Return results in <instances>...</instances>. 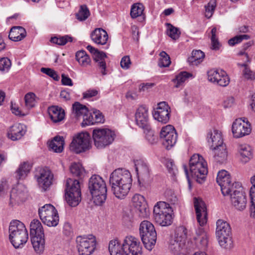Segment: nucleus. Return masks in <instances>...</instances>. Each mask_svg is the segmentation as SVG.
Returning <instances> with one entry per match:
<instances>
[{
  "label": "nucleus",
  "mask_w": 255,
  "mask_h": 255,
  "mask_svg": "<svg viewBox=\"0 0 255 255\" xmlns=\"http://www.w3.org/2000/svg\"><path fill=\"white\" fill-rule=\"evenodd\" d=\"M115 137L114 132L109 129L96 128L93 130L94 144L99 149L104 148L112 143Z\"/></svg>",
  "instance_id": "9"
},
{
  "label": "nucleus",
  "mask_w": 255,
  "mask_h": 255,
  "mask_svg": "<svg viewBox=\"0 0 255 255\" xmlns=\"http://www.w3.org/2000/svg\"><path fill=\"white\" fill-rule=\"evenodd\" d=\"M9 188V185L5 180H2L0 182V195L3 196L7 192Z\"/></svg>",
  "instance_id": "62"
},
{
  "label": "nucleus",
  "mask_w": 255,
  "mask_h": 255,
  "mask_svg": "<svg viewBox=\"0 0 255 255\" xmlns=\"http://www.w3.org/2000/svg\"><path fill=\"white\" fill-rule=\"evenodd\" d=\"M131 63L128 56H124L121 61V66L123 69H128L130 67Z\"/></svg>",
  "instance_id": "60"
},
{
  "label": "nucleus",
  "mask_w": 255,
  "mask_h": 255,
  "mask_svg": "<svg viewBox=\"0 0 255 255\" xmlns=\"http://www.w3.org/2000/svg\"><path fill=\"white\" fill-rule=\"evenodd\" d=\"M170 108L166 102H160L158 104L156 110L153 114L154 118L159 122L167 123L170 118Z\"/></svg>",
  "instance_id": "21"
},
{
  "label": "nucleus",
  "mask_w": 255,
  "mask_h": 255,
  "mask_svg": "<svg viewBox=\"0 0 255 255\" xmlns=\"http://www.w3.org/2000/svg\"><path fill=\"white\" fill-rule=\"evenodd\" d=\"M186 177L189 182L190 175L195 179L197 182L201 184L205 180L208 173L207 163L204 158L198 154H194L189 161L190 173L186 165H183Z\"/></svg>",
  "instance_id": "2"
},
{
  "label": "nucleus",
  "mask_w": 255,
  "mask_h": 255,
  "mask_svg": "<svg viewBox=\"0 0 255 255\" xmlns=\"http://www.w3.org/2000/svg\"><path fill=\"white\" fill-rule=\"evenodd\" d=\"M88 188L97 205L105 203L107 197V189L105 181L99 175H93L89 179Z\"/></svg>",
  "instance_id": "3"
},
{
  "label": "nucleus",
  "mask_w": 255,
  "mask_h": 255,
  "mask_svg": "<svg viewBox=\"0 0 255 255\" xmlns=\"http://www.w3.org/2000/svg\"><path fill=\"white\" fill-rule=\"evenodd\" d=\"M87 49L90 53L93 54V59L97 64V66L101 71L102 75H106V63L105 58H106L107 56L106 53L98 50V49L95 48L91 45H88Z\"/></svg>",
  "instance_id": "20"
},
{
  "label": "nucleus",
  "mask_w": 255,
  "mask_h": 255,
  "mask_svg": "<svg viewBox=\"0 0 255 255\" xmlns=\"http://www.w3.org/2000/svg\"><path fill=\"white\" fill-rule=\"evenodd\" d=\"M64 140L62 136H56L52 140L49 144V148L54 152L60 153L63 150Z\"/></svg>",
  "instance_id": "37"
},
{
  "label": "nucleus",
  "mask_w": 255,
  "mask_h": 255,
  "mask_svg": "<svg viewBox=\"0 0 255 255\" xmlns=\"http://www.w3.org/2000/svg\"><path fill=\"white\" fill-rule=\"evenodd\" d=\"M238 153L242 162L246 163L253 157L252 149L247 144H239L238 147Z\"/></svg>",
  "instance_id": "29"
},
{
  "label": "nucleus",
  "mask_w": 255,
  "mask_h": 255,
  "mask_svg": "<svg viewBox=\"0 0 255 255\" xmlns=\"http://www.w3.org/2000/svg\"><path fill=\"white\" fill-rule=\"evenodd\" d=\"M27 196V191L25 186L18 184L11 190L10 194L9 205L13 206L18 205L25 201Z\"/></svg>",
  "instance_id": "17"
},
{
  "label": "nucleus",
  "mask_w": 255,
  "mask_h": 255,
  "mask_svg": "<svg viewBox=\"0 0 255 255\" xmlns=\"http://www.w3.org/2000/svg\"><path fill=\"white\" fill-rule=\"evenodd\" d=\"M71 174L81 180L85 175V171L82 165L79 163H73L70 167Z\"/></svg>",
  "instance_id": "38"
},
{
  "label": "nucleus",
  "mask_w": 255,
  "mask_h": 255,
  "mask_svg": "<svg viewBox=\"0 0 255 255\" xmlns=\"http://www.w3.org/2000/svg\"><path fill=\"white\" fill-rule=\"evenodd\" d=\"M160 137L162 140L163 146L167 149H169L176 143L177 134L174 128L169 125L162 128L160 132Z\"/></svg>",
  "instance_id": "14"
},
{
  "label": "nucleus",
  "mask_w": 255,
  "mask_h": 255,
  "mask_svg": "<svg viewBox=\"0 0 255 255\" xmlns=\"http://www.w3.org/2000/svg\"><path fill=\"white\" fill-rule=\"evenodd\" d=\"M166 25L167 26V34L174 40L177 39L181 33L179 28L174 27L169 23H166Z\"/></svg>",
  "instance_id": "45"
},
{
  "label": "nucleus",
  "mask_w": 255,
  "mask_h": 255,
  "mask_svg": "<svg viewBox=\"0 0 255 255\" xmlns=\"http://www.w3.org/2000/svg\"><path fill=\"white\" fill-rule=\"evenodd\" d=\"M9 233V240L16 249L22 247L27 241L28 235L26 229L24 224L18 220L10 222Z\"/></svg>",
  "instance_id": "4"
},
{
  "label": "nucleus",
  "mask_w": 255,
  "mask_h": 255,
  "mask_svg": "<svg viewBox=\"0 0 255 255\" xmlns=\"http://www.w3.org/2000/svg\"><path fill=\"white\" fill-rule=\"evenodd\" d=\"M48 112L51 120L54 123H58L62 121L65 117L64 110L58 106H53L49 107Z\"/></svg>",
  "instance_id": "30"
},
{
  "label": "nucleus",
  "mask_w": 255,
  "mask_h": 255,
  "mask_svg": "<svg viewBox=\"0 0 255 255\" xmlns=\"http://www.w3.org/2000/svg\"><path fill=\"white\" fill-rule=\"evenodd\" d=\"M31 242L33 248L37 253L43 252L45 246L44 235L31 236Z\"/></svg>",
  "instance_id": "34"
},
{
  "label": "nucleus",
  "mask_w": 255,
  "mask_h": 255,
  "mask_svg": "<svg viewBox=\"0 0 255 255\" xmlns=\"http://www.w3.org/2000/svg\"><path fill=\"white\" fill-rule=\"evenodd\" d=\"M215 151V160L220 163L225 162L227 159L228 153L225 144L213 148Z\"/></svg>",
  "instance_id": "35"
},
{
  "label": "nucleus",
  "mask_w": 255,
  "mask_h": 255,
  "mask_svg": "<svg viewBox=\"0 0 255 255\" xmlns=\"http://www.w3.org/2000/svg\"><path fill=\"white\" fill-rule=\"evenodd\" d=\"M242 66L245 67L243 74L246 78L248 79H254L255 78V75L254 73L247 67L246 64H243L242 65Z\"/></svg>",
  "instance_id": "61"
},
{
  "label": "nucleus",
  "mask_w": 255,
  "mask_h": 255,
  "mask_svg": "<svg viewBox=\"0 0 255 255\" xmlns=\"http://www.w3.org/2000/svg\"><path fill=\"white\" fill-rule=\"evenodd\" d=\"M252 186L250 189V197L252 203V207L250 208L251 216L255 218V175L251 179Z\"/></svg>",
  "instance_id": "43"
},
{
  "label": "nucleus",
  "mask_w": 255,
  "mask_h": 255,
  "mask_svg": "<svg viewBox=\"0 0 255 255\" xmlns=\"http://www.w3.org/2000/svg\"><path fill=\"white\" fill-rule=\"evenodd\" d=\"M251 38V36L248 34H240L235 36L228 41V44L230 46H234L236 44L241 43L244 40H248Z\"/></svg>",
  "instance_id": "52"
},
{
  "label": "nucleus",
  "mask_w": 255,
  "mask_h": 255,
  "mask_svg": "<svg viewBox=\"0 0 255 255\" xmlns=\"http://www.w3.org/2000/svg\"><path fill=\"white\" fill-rule=\"evenodd\" d=\"M73 111L75 117L77 119L81 117L83 118L86 113H88L87 107L81 104L79 102H76L73 104Z\"/></svg>",
  "instance_id": "40"
},
{
  "label": "nucleus",
  "mask_w": 255,
  "mask_h": 255,
  "mask_svg": "<svg viewBox=\"0 0 255 255\" xmlns=\"http://www.w3.org/2000/svg\"><path fill=\"white\" fill-rule=\"evenodd\" d=\"M38 213L42 222L49 227L57 226L59 216L55 208L51 204H46L38 210Z\"/></svg>",
  "instance_id": "10"
},
{
  "label": "nucleus",
  "mask_w": 255,
  "mask_h": 255,
  "mask_svg": "<svg viewBox=\"0 0 255 255\" xmlns=\"http://www.w3.org/2000/svg\"><path fill=\"white\" fill-rule=\"evenodd\" d=\"M124 255H142V248L138 240L133 236H127L123 242Z\"/></svg>",
  "instance_id": "16"
},
{
  "label": "nucleus",
  "mask_w": 255,
  "mask_h": 255,
  "mask_svg": "<svg viewBox=\"0 0 255 255\" xmlns=\"http://www.w3.org/2000/svg\"><path fill=\"white\" fill-rule=\"evenodd\" d=\"M31 165L28 162H23L15 171V178L17 180L24 179L31 169Z\"/></svg>",
  "instance_id": "33"
},
{
  "label": "nucleus",
  "mask_w": 255,
  "mask_h": 255,
  "mask_svg": "<svg viewBox=\"0 0 255 255\" xmlns=\"http://www.w3.org/2000/svg\"><path fill=\"white\" fill-rule=\"evenodd\" d=\"M207 140L213 148L224 145L221 132L217 129L209 131L207 134Z\"/></svg>",
  "instance_id": "26"
},
{
  "label": "nucleus",
  "mask_w": 255,
  "mask_h": 255,
  "mask_svg": "<svg viewBox=\"0 0 255 255\" xmlns=\"http://www.w3.org/2000/svg\"><path fill=\"white\" fill-rule=\"evenodd\" d=\"M76 242L79 255H91L96 248V239L93 235L79 237Z\"/></svg>",
  "instance_id": "13"
},
{
  "label": "nucleus",
  "mask_w": 255,
  "mask_h": 255,
  "mask_svg": "<svg viewBox=\"0 0 255 255\" xmlns=\"http://www.w3.org/2000/svg\"><path fill=\"white\" fill-rule=\"evenodd\" d=\"M216 6V0H210L208 4L205 6L206 17L209 18L212 16Z\"/></svg>",
  "instance_id": "53"
},
{
  "label": "nucleus",
  "mask_w": 255,
  "mask_h": 255,
  "mask_svg": "<svg viewBox=\"0 0 255 255\" xmlns=\"http://www.w3.org/2000/svg\"><path fill=\"white\" fill-rule=\"evenodd\" d=\"M135 168L138 175L147 178L149 170L147 164L143 160H136L135 161Z\"/></svg>",
  "instance_id": "36"
},
{
  "label": "nucleus",
  "mask_w": 255,
  "mask_h": 255,
  "mask_svg": "<svg viewBox=\"0 0 255 255\" xmlns=\"http://www.w3.org/2000/svg\"><path fill=\"white\" fill-rule=\"evenodd\" d=\"M91 38L96 44L105 45L107 42L108 35L106 30L102 28H98L92 31Z\"/></svg>",
  "instance_id": "27"
},
{
  "label": "nucleus",
  "mask_w": 255,
  "mask_h": 255,
  "mask_svg": "<svg viewBox=\"0 0 255 255\" xmlns=\"http://www.w3.org/2000/svg\"><path fill=\"white\" fill-rule=\"evenodd\" d=\"M159 55L160 58L158 62L159 66L160 67H168L171 63L169 56L163 51L160 53Z\"/></svg>",
  "instance_id": "51"
},
{
  "label": "nucleus",
  "mask_w": 255,
  "mask_h": 255,
  "mask_svg": "<svg viewBox=\"0 0 255 255\" xmlns=\"http://www.w3.org/2000/svg\"><path fill=\"white\" fill-rule=\"evenodd\" d=\"M167 202L170 204L174 205L178 202V198L174 191L171 190H167L165 193Z\"/></svg>",
  "instance_id": "56"
},
{
  "label": "nucleus",
  "mask_w": 255,
  "mask_h": 255,
  "mask_svg": "<svg viewBox=\"0 0 255 255\" xmlns=\"http://www.w3.org/2000/svg\"><path fill=\"white\" fill-rule=\"evenodd\" d=\"M216 180L224 196L228 195L235 189L236 182L232 183L230 174L225 170H222L218 172Z\"/></svg>",
  "instance_id": "15"
},
{
  "label": "nucleus",
  "mask_w": 255,
  "mask_h": 255,
  "mask_svg": "<svg viewBox=\"0 0 255 255\" xmlns=\"http://www.w3.org/2000/svg\"><path fill=\"white\" fill-rule=\"evenodd\" d=\"M188 230L184 226H179L177 228L174 238L180 242L185 244L188 238Z\"/></svg>",
  "instance_id": "44"
},
{
  "label": "nucleus",
  "mask_w": 255,
  "mask_h": 255,
  "mask_svg": "<svg viewBox=\"0 0 255 255\" xmlns=\"http://www.w3.org/2000/svg\"><path fill=\"white\" fill-rule=\"evenodd\" d=\"M232 132L236 138L243 137L249 134L251 131L249 122H246L242 118L236 119L232 125Z\"/></svg>",
  "instance_id": "19"
},
{
  "label": "nucleus",
  "mask_w": 255,
  "mask_h": 255,
  "mask_svg": "<svg viewBox=\"0 0 255 255\" xmlns=\"http://www.w3.org/2000/svg\"><path fill=\"white\" fill-rule=\"evenodd\" d=\"M40 70L41 72L48 75L54 80L56 81L59 80V77L54 70L48 68H42Z\"/></svg>",
  "instance_id": "59"
},
{
  "label": "nucleus",
  "mask_w": 255,
  "mask_h": 255,
  "mask_svg": "<svg viewBox=\"0 0 255 255\" xmlns=\"http://www.w3.org/2000/svg\"><path fill=\"white\" fill-rule=\"evenodd\" d=\"M132 178L130 173L127 170L118 168L110 175V184L115 196L119 199L124 198L131 187Z\"/></svg>",
  "instance_id": "1"
},
{
  "label": "nucleus",
  "mask_w": 255,
  "mask_h": 255,
  "mask_svg": "<svg viewBox=\"0 0 255 255\" xmlns=\"http://www.w3.org/2000/svg\"><path fill=\"white\" fill-rule=\"evenodd\" d=\"M91 147V136L87 132H81L74 137L70 144V149L76 153L84 152Z\"/></svg>",
  "instance_id": "11"
},
{
  "label": "nucleus",
  "mask_w": 255,
  "mask_h": 255,
  "mask_svg": "<svg viewBox=\"0 0 255 255\" xmlns=\"http://www.w3.org/2000/svg\"><path fill=\"white\" fill-rule=\"evenodd\" d=\"M145 133L146 139L149 143L153 144L156 142L157 136L154 135V131L151 129L150 126H148V128H143Z\"/></svg>",
  "instance_id": "55"
},
{
  "label": "nucleus",
  "mask_w": 255,
  "mask_h": 255,
  "mask_svg": "<svg viewBox=\"0 0 255 255\" xmlns=\"http://www.w3.org/2000/svg\"><path fill=\"white\" fill-rule=\"evenodd\" d=\"M204 56V53L201 50H193L192 56L188 58V61L193 65H197L202 62Z\"/></svg>",
  "instance_id": "41"
},
{
  "label": "nucleus",
  "mask_w": 255,
  "mask_h": 255,
  "mask_svg": "<svg viewBox=\"0 0 255 255\" xmlns=\"http://www.w3.org/2000/svg\"><path fill=\"white\" fill-rule=\"evenodd\" d=\"M235 189L228 195L230 196L232 205L238 210H244L247 206V200L245 193L243 191L240 183H236Z\"/></svg>",
  "instance_id": "12"
},
{
  "label": "nucleus",
  "mask_w": 255,
  "mask_h": 255,
  "mask_svg": "<svg viewBox=\"0 0 255 255\" xmlns=\"http://www.w3.org/2000/svg\"><path fill=\"white\" fill-rule=\"evenodd\" d=\"M208 80L222 87H226L230 83V78L227 73L222 70L211 69L208 73Z\"/></svg>",
  "instance_id": "18"
},
{
  "label": "nucleus",
  "mask_w": 255,
  "mask_h": 255,
  "mask_svg": "<svg viewBox=\"0 0 255 255\" xmlns=\"http://www.w3.org/2000/svg\"><path fill=\"white\" fill-rule=\"evenodd\" d=\"M109 250L111 255H124L123 243L122 244L118 239L110 242Z\"/></svg>",
  "instance_id": "32"
},
{
  "label": "nucleus",
  "mask_w": 255,
  "mask_h": 255,
  "mask_svg": "<svg viewBox=\"0 0 255 255\" xmlns=\"http://www.w3.org/2000/svg\"><path fill=\"white\" fill-rule=\"evenodd\" d=\"M185 245V243L180 242L176 238H173L170 240L169 248L173 253L177 254L184 248Z\"/></svg>",
  "instance_id": "42"
},
{
  "label": "nucleus",
  "mask_w": 255,
  "mask_h": 255,
  "mask_svg": "<svg viewBox=\"0 0 255 255\" xmlns=\"http://www.w3.org/2000/svg\"><path fill=\"white\" fill-rule=\"evenodd\" d=\"M65 192V198L67 203L72 207L77 206L81 200L80 180L67 179Z\"/></svg>",
  "instance_id": "7"
},
{
  "label": "nucleus",
  "mask_w": 255,
  "mask_h": 255,
  "mask_svg": "<svg viewBox=\"0 0 255 255\" xmlns=\"http://www.w3.org/2000/svg\"><path fill=\"white\" fill-rule=\"evenodd\" d=\"M192 76L191 74L187 72H181L176 77L175 79L173 80V82L176 84L175 87L178 88L188 78Z\"/></svg>",
  "instance_id": "50"
},
{
  "label": "nucleus",
  "mask_w": 255,
  "mask_h": 255,
  "mask_svg": "<svg viewBox=\"0 0 255 255\" xmlns=\"http://www.w3.org/2000/svg\"><path fill=\"white\" fill-rule=\"evenodd\" d=\"M197 236L194 237V240L196 241H199V247L201 248H205L208 245V240L206 235L204 233L202 229H200L199 233H197Z\"/></svg>",
  "instance_id": "47"
},
{
  "label": "nucleus",
  "mask_w": 255,
  "mask_h": 255,
  "mask_svg": "<svg viewBox=\"0 0 255 255\" xmlns=\"http://www.w3.org/2000/svg\"><path fill=\"white\" fill-rule=\"evenodd\" d=\"M98 91L95 89H89L83 93V98L87 99L96 96Z\"/></svg>",
  "instance_id": "63"
},
{
  "label": "nucleus",
  "mask_w": 255,
  "mask_h": 255,
  "mask_svg": "<svg viewBox=\"0 0 255 255\" xmlns=\"http://www.w3.org/2000/svg\"><path fill=\"white\" fill-rule=\"evenodd\" d=\"M133 206L136 210L138 216L141 218H146L148 216L147 208L144 197L139 194H135L132 198Z\"/></svg>",
  "instance_id": "23"
},
{
  "label": "nucleus",
  "mask_w": 255,
  "mask_h": 255,
  "mask_svg": "<svg viewBox=\"0 0 255 255\" xmlns=\"http://www.w3.org/2000/svg\"><path fill=\"white\" fill-rule=\"evenodd\" d=\"M216 235L219 243L222 248L230 250L233 246L231 237V228L228 223L219 219L216 223Z\"/></svg>",
  "instance_id": "6"
},
{
  "label": "nucleus",
  "mask_w": 255,
  "mask_h": 255,
  "mask_svg": "<svg viewBox=\"0 0 255 255\" xmlns=\"http://www.w3.org/2000/svg\"><path fill=\"white\" fill-rule=\"evenodd\" d=\"M35 95L33 93H28L26 94L24 97L25 106L28 109L32 108L35 106Z\"/></svg>",
  "instance_id": "54"
},
{
  "label": "nucleus",
  "mask_w": 255,
  "mask_h": 255,
  "mask_svg": "<svg viewBox=\"0 0 255 255\" xmlns=\"http://www.w3.org/2000/svg\"><path fill=\"white\" fill-rule=\"evenodd\" d=\"M194 199L197 220L199 225L203 226L206 223L207 220V212L205 204L200 199L194 198Z\"/></svg>",
  "instance_id": "22"
},
{
  "label": "nucleus",
  "mask_w": 255,
  "mask_h": 255,
  "mask_svg": "<svg viewBox=\"0 0 255 255\" xmlns=\"http://www.w3.org/2000/svg\"><path fill=\"white\" fill-rule=\"evenodd\" d=\"M172 208L169 203L163 201L158 202L154 206V219L162 226H169L172 222Z\"/></svg>",
  "instance_id": "5"
},
{
  "label": "nucleus",
  "mask_w": 255,
  "mask_h": 255,
  "mask_svg": "<svg viewBox=\"0 0 255 255\" xmlns=\"http://www.w3.org/2000/svg\"><path fill=\"white\" fill-rule=\"evenodd\" d=\"M139 233L144 247L151 251L155 245L157 234L153 224L149 221H142L139 227Z\"/></svg>",
  "instance_id": "8"
},
{
  "label": "nucleus",
  "mask_w": 255,
  "mask_h": 255,
  "mask_svg": "<svg viewBox=\"0 0 255 255\" xmlns=\"http://www.w3.org/2000/svg\"><path fill=\"white\" fill-rule=\"evenodd\" d=\"M43 236L44 232L42 226L39 221L33 220L30 225V236Z\"/></svg>",
  "instance_id": "39"
},
{
  "label": "nucleus",
  "mask_w": 255,
  "mask_h": 255,
  "mask_svg": "<svg viewBox=\"0 0 255 255\" xmlns=\"http://www.w3.org/2000/svg\"><path fill=\"white\" fill-rule=\"evenodd\" d=\"M144 10V6L141 3L134 4L130 10V15L132 18H135L140 16Z\"/></svg>",
  "instance_id": "49"
},
{
  "label": "nucleus",
  "mask_w": 255,
  "mask_h": 255,
  "mask_svg": "<svg viewBox=\"0 0 255 255\" xmlns=\"http://www.w3.org/2000/svg\"><path fill=\"white\" fill-rule=\"evenodd\" d=\"M135 119L136 125L142 128H148L150 126L148 123V109L145 106H141L137 109Z\"/></svg>",
  "instance_id": "25"
},
{
  "label": "nucleus",
  "mask_w": 255,
  "mask_h": 255,
  "mask_svg": "<svg viewBox=\"0 0 255 255\" xmlns=\"http://www.w3.org/2000/svg\"><path fill=\"white\" fill-rule=\"evenodd\" d=\"M52 179L53 174L48 168L40 169L37 178L39 186L44 191L51 185Z\"/></svg>",
  "instance_id": "24"
},
{
  "label": "nucleus",
  "mask_w": 255,
  "mask_h": 255,
  "mask_svg": "<svg viewBox=\"0 0 255 255\" xmlns=\"http://www.w3.org/2000/svg\"><path fill=\"white\" fill-rule=\"evenodd\" d=\"M72 41L73 37L68 35L62 36H59V37H52L50 39V41L52 43L59 45H64L68 42H72Z\"/></svg>",
  "instance_id": "48"
},
{
  "label": "nucleus",
  "mask_w": 255,
  "mask_h": 255,
  "mask_svg": "<svg viewBox=\"0 0 255 255\" xmlns=\"http://www.w3.org/2000/svg\"><path fill=\"white\" fill-rule=\"evenodd\" d=\"M23 126L20 124H14L11 126L7 132V136L12 140H17L20 139L25 134Z\"/></svg>",
  "instance_id": "28"
},
{
  "label": "nucleus",
  "mask_w": 255,
  "mask_h": 255,
  "mask_svg": "<svg viewBox=\"0 0 255 255\" xmlns=\"http://www.w3.org/2000/svg\"><path fill=\"white\" fill-rule=\"evenodd\" d=\"M78 62L81 66L86 67L87 65L90 64L91 62V59L89 56L87 54L82 58L78 61Z\"/></svg>",
  "instance_id": "64"
},
{
  "label": "nucleus",
  "mask_w": 255,
  "mask_h": 255,
  "mask_svg": "<svg viewBox=\"0 0 255 255\" xmlns=\"http://www.w3.org/2000/svg\"><path fill=\"white\" fill-rule=\"evenodd\" d=\"M11 61L7 57L2 58L0 59V71H7L11 66Z\"/></svg>",
  "instance_id": "58"
},
{
  "label": "nucleus",
  "mask_w": 255,
  "mask_h": 255,
  "mask_svg": "<svg viewBox=\"0 0 255 255\" xmlns=\"http://www.w3.org/2000/svg\"><path fill=\"white\" fill-rule=\"evenodd\" d=\"M26 36L25 29L21 26L12 27L9 33L8 38L13 41H19Z\"/></svg>",
  "instance_id": "31"
},
{
  "label": "nucleus",
  "mask_w": 255,
  "mask_h": 255,
  "mask_svg": "<svg viewBox=\"0 0 255 255\" xmlns=\"http://www.w3.org/2000/svg\"><path fill=\"white\" fill-rule=\"evenodd\" d=\"M94 124V118L91 113L88 111L83 118V122L81 123V126L85 127L87 126L93 125Z\"/></svg>",
  "instance_id": "57"
},
{
  "label": "nucleus",
  "mask_w": 255,
  "mask_h": 255,
  "mask_svg": "<svg viewBox=\"0 0 255 255\" xmlns=\"http://www.w3.org/2000/svg\"><path fill=\"white\" fill-rule=\"evenodd\" d=\"M90 13L86 5L83 4L80 6L78 12L76 14V17L80 21L85 20L90 16Z\"/></svg>",
  "instance_id": "46"
}]
</instances>
